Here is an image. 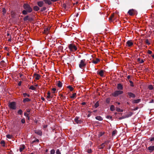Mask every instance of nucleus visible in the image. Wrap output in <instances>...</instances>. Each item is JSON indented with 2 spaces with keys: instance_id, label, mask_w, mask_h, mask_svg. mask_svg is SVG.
Masks as SVG:
<instances>
[{
  "instance_id": "f257e3e1",
  "label": "nucleus",
  "mask_w": 154,
  "mask_h": 154,
  "mask_svg": "<svg viewBox=\"0 0 154 154\" xmlns=\"http://www.w3.org/2000/svg\"><path fill=\"white\" fill-rule=\"evenodd\" d=\"M68 48L71 51L73 52L75 51L77 49V47L72 44H70L68 45Z\"/></svg>"
},
{
  "instance_id": "f03ea898",
  "label": "nucleus",
  "mask_w": 154,
  "mask_h": 154,
  "mask_svg": "<svg viewBox=\"0 0 154 154\" xmlns=\"http://www.w3.org/2000/svg\"><path fill=\"white\" fill-rule=\"evenodd\" d=\"M86 65L85 60V59H83L81 60L79 64V66L80 68L82 69L85 67Z\"/></svg>"
},
{
  "instance_id": "7ed1b4c3",
  "label": "nucleus",
  "mask_w": 154,
  "mask_h": 154,
  "mask_svg": "<svg viewBox=\"0 0 154 154\" xmlns=\"http://www.w3.org/2000/svg\"><path fill=\"white\" fill-rule=\"evenodd\" d=\"M8 106L11 109L15 110L16 109V103L15 102H12L9 103Z\"/></svg>"
},
{
  "instance_id": "20e7f679",
  "label": "nucleus",
  "mask_w": 154,
  "mask_h": 154,
  "mask_svg": "<svg viewBox=\"0 0 154 154\" xmlns=\"http://www.w3.org/2000/svg\"><path fill=\"white\" fill-rule=\"evenodd\" d=\"M123 93V91H116L114 93H112V96L115 97H116L119 95Z\"/></svg>"
},
{
  "instance_id": "39448f33",
  "label": "nucleus",
  "mask_w": 154,
  "mask_h": 154,
  "mask_svg": "<svg viewBox=\"0 0 154 154\" xmlns=\"http://www.w3.org/2000/svg\"><path fill=\"white\" fill-rule=\"evenodd\" d=\"M127 97L129 98H135L136 97L135 94L131 92H128L127 93Z\"/></svg>"
},
{
  "instance_id": "423d86ee",
  "label": "nucleus",
  "mask_w": 154,
  "mask_h": 154,
  "mask_svg": "<svg viewBox=\"0 0 154 154\" xmlns=\"http://www.w3.org/2000/svg\"><path fill=\"white\" fill-rule=\"evenodd\" d=\"M128 14L130 16H133L137 14V12L136 10H128Z\"/></svg>"
},
{
  "instance_id": "0eeeda50",
  "label": "nucleus",
  "mask_w": 154,
  "mask_h": 154,
  "mask_svg": "<svg viewBox=\"0 0 154 154\" xmlns=\"http://www.w3.org/2000/svg\"><path fill=\"white\" fill-rule=\"evenodd\" d=\"M23 7L25 10H32V8L28 4H24L23 5Z\"/></svg>"
},
{
  "instance_id": "6e6552de",
  "label": "nucleus",
  "mask_w": 154,
  "mask_h": 154,
  "mask_svg": "<svg viewBox=\"0 0 154 154\" xmlns=\"http://www.w3.org/2000/svg\"><path fill=\"white\" fill-rule=\"evenodd\" d=\"M75 59V57L73 55L71 56H69L67 58V60L69 63L73 61Z\"/></svg>"
},
{
  "instance_id": "1a4fd4ad",
  "label": "nucleus",
  "mask_w": 154,
  "mask_h": 154,
  "mask_svg": "<svg viewBox=\"0 0 154 154\" xmlns=\"http://www.w3.org/2000/svg\"><path fill=\"white\" fill-rule=\"evenodd\" d=\"M33 76L36 80H39L41 77V75H40L36 73L33 74Z\"/></svg>"
},
{
  "instance_id": "9d476101",
  "label": "nucleus",
  "mask_w": 154,
  "mask_h": 154,
  "mask_svg": "<svg viewBox=\"0 0 154 154\" xmlns=\"http://www.w3.org/2000/svg\"><path fill=\"white\" fill-rule=\"evenodd\" d=\"M127 45L129 47L131 46L133 43L131 40H128L126 43Z\"/></svg>"
},
{
  "instance_id": "9b49d317",
  "label": "nucleus",
  "mask_w": 154,
  "mask_h": 154,
  "mask_svg": "<svg viewBox=\"0 0 154 154\" xmlns=\"http://www.w3.org/2000/svg\"><path fill=\"white\" fill-rule=\"evenodd\" d=\"M97 74L100 75L101 77H103L104 76L103 70H102L100 71H98L97 72Z\"/></svg>"
},
{
  "instance_id": "f8f14e48",
  "label": "nucleus",
  "mask_w": 154,
  "mask_h": 154,
  "mask_svg": "<svg viewBox=\"0 0 154 154\" xmlns=\"http://www.w3.org/2000/svg\"><path fill=\"white\" fill-rule=\"evenodd\" d=\"M147 149L149 150V152H151L154 150V146H150L148 147Z\"/></svg>"
},
{
  "instance_id": "ddd939ff",
  "label": "nucleus",
  "mask_w": 154,
  "mask_h": 154,
  "mask_svg": "<svg viewBox=\"0 0 154 154\" xmlns=\"http://www.w3.org/2000/svg\"><path fill=\"white\" fill-rule=\"evenodd\" d=\"M23 20L24 21H30L32 20V18L29 17V16H26L24 17Z\"/></svg>"
},
{
  "instance_id": "4468645a",
  "label": "nucleus",
  "mask_w": 154,
  "mask_h": 154,
  "mask_svg": "<svg viewBox=\"0 0 154 154\" xmlns=\"http://www.w3.org/2000/svg\"><path fill=\"white\" fill-rule=\"evenodd\" d=\"M117 89L119 90H122L123 89V86L120 83L118 84Z\"/></svg>"
},
{
  "instance_id": "2eb2a0df",
  "label": "nucleus",
  "mask_w": 154,
  "mask_h": 154,
  "mask_svg": "<svg viewBox=\"0 0 154 154\" xmlns=\"http://www.w3.org/2000/svg\"><path fill=\"white\" fill-rule=\"evenodd\" d=\"M141 101V100L140 99L137 100H133L132 101L133 103H139Z\"/></svg>"
},
{
  "instance_id": "dca6fc26",
  "label": "nucleus",
  "mask_w": 154,
  "mask_h": 154,
  "mask_svg": "<svg viewBox=\"0 0 154 154\" xmlns=\"http://www.w3.org/2000/svg\"><path fill=\"white\" fill-rule=\"evenodd\" d=\"M78 117H76L75 119V121L77 123H81L82 122L81 120L79 119Z\"/></svg>"
},
{
  "instance_id": "f3484780",
  "label": "nucleus",
  "mask_w": 154,
  "mask_h": 154,
  "mask_svg": "<svg viewBox=\"0 0 154 154\" xmlns=\"http://www.w3.org/2000/svg\"><path fill=\"white\" fill-rule=\"evenodd\" d=\"M32 10H23L22 13L24 15H26L28 13H29L32 12Z\"/></svg>"
},
{
  "instance_id": "a211bd4d",
  "label": "nucleus",
  "mask_w": 154,
  "mask_h": 154,
  "mask_svg": "<svg viewBox=\"0 0 154 154\" xmlns=\"http://www.w3.org/2000/svg\"><path fill=\"white\" fill-rule=\"evenodd\" d=\"M35 133L40 136L42 135V132L40 130H35Z\"/></svg>"
},
{
  "instance_id": "6ab92c4d",
  "label": "nucleus",
  "mask_w": 154,
  "mask_h": 154,
  "mask_svg": "<svg viewBox=\"0 0 154 154\" xmlns=\"http://www.w3.org/2000/svg\"><path fill=\"white\" fill-rule=\"evenodd\" d=\"M31 100L28 98H25L23 100V102L24 103H25L26 102H29Z\"/></svg>"
},
{
  "instance_id": "aec40b11",
  "label": "nucleus",
  "mask_w": 154,
  "mask_h": 154,
  "mask_svg": "<svg viewBox=\"0 0 154 154\" xmlns=\"http://www.w3.org/2000/svg\"><path fill=\"white\" fill-rule=\"evenodd\" d=\"M118 13L116 11L115 13H113L111 15L110 17L109 18V21H111V20L112 19V18L113 17L114 14H117Z\"/></svg>"
},
{
  "instance_id": "412c9836",
  "label": "nucleus",
  "mask_w": 154,
  "mask_h": 154,
  "mask_svg": "<svg viewBox=\"0 0 154 154\" xmlns=\"http://www.w3.org/2000/svg\"><path fill=\"white\" fill-rule=\"evenodd\" d=\"M57 85L58 86V87L60 88L62 86V83L60 81H58L57 82Z\"/></svg>"
},
{
  "instance_id": "4be33fe9",
  "label": "nucleus",
  "mask_w": 154,
  "mask_h": 154,
  "mask_svg": "<svg viewBox=\"0 0 154 154\" xmlns=\"http://www.w3.org/2000/svg\"><path fill=\"white\" fill-rule=\"evenodd\" d=\"M49 30V29L48 28H45L44 30V33L45 34H48V31Z\"/></svg>"
},
{
  "instance_id": "5701e85b",
  "label": "nucleus",
  "mask_w": 154,
  "mask_h": 154,
  "mask_svg": "<svg viewBox=\"0 0 154 154\" xmlns=\"http://www.w3.org/2000/svg\"><path fill=\"white\" fill-rule=\"evenodd\" d=\"M45 3L48 5H51V2L50 0H43Z\"/></svg>"
},
{
  "instance_id": "b1692460",
  "label": "nucleus",
  "mask_w": 154,
  "mask_h": 154,
  "mask_svg": "<svg viewBox=\"0 0 154 154\" xmlns=\"http://www.w3.org/2000/svg\"><path fill=\"white\" fill-rule=\"evenodd\" d=\"M100 61V60L98 58H97L95 60H94L93 61V63L94 64L97 63Z\"/></svg>"
},
{
  "instance_id": "393cba45",
  "label": "nucleus",
  "mask_w": 154,
  "mask_h": 154,
  "mask_svg": "<svg viewBox=\"0 0 154 154\" xmlns=\"http://www.w3.org/2000/svg\"><path fill=\"white\" fill-rule=\"evenodd\" d=\"M43 2L42 1L39 2L38 3V5L40 7H42L43 4Z\"/></svg>"
},
{
  "instance_id": "a878e982",
  "label": "nucleus",
  "mask_w": 154,
  "mask_h": 154,
  "mask_svg": "<svg viewBox=\"0 0 154 154\" xmlns=\"http://www.w3.org/2000/svg\"><path fill=\"white\" fill-rule=\"evenodd\" d=\"M95 119L99 121H101L103 120V118L100 116H97L95 117Z\"/></svg>"
},
{
  "instance_id": "bb28decb",
  "label": "nucleus",
  "mask_w": 154,
  "mask_h": 154,
  "mask_svg": "<svg viewBox=\"0 0 154 154\" xmlns=\"http://www.w3.org/2000/svg\"><path fill=\"white\" fill-rule=\"evenodd\" d=\"M132 115V113L131 112H130L129 113L126 115L125 116H126L127 118H128L131 116Z\"/></svg>"
},
{
  "instance_id": "cd10ccee",
  "label": "nucleus",
  "mask_w": 154,
  "mask_h": 154,
  "mask_svg": "<svg viewBox=\"0 0 154 154\" xmlns=\"http://www.w3.org/2000/svg\"><path fill=\"white\" fill-rule=\"evenodd\" d=\"M48 96H47V98L48 99H50V98H52V97H51V93L49 91L47 93Z\"/></svg>"
},
{
  "instance_id": "c85d7f7f",
  "label": "nucleus",
  "mask_w": 154,
  "mask_h": 154,
  "mask_svg": "<svg viewBox=\"0 0 154 154\" xmlns=\"http://www.w3.org/2000/svg\"><path fill=\"white\" fill-rule=\"evenodd\" d=\"M110 109L112 111H113L115 110V106L113 105H112L111 106Z\"/></svg>"
},
{
  "instance_id": "c756f323",
  "label": "nucleus",
  "mask_w": 154,
  "mask_h": 154,
  "mask_svg": "<svg viewBox=\"0 0 154 154\" xmlns=\"http://www.w3.org/2000/svg\"><path fill=\"white\" fill-rule=\"evenodd\" d=\"M105 145L104 143H102L100 146L99 147V149H103L105 146Z\"/></svg>"
},
{
  "instance_id": "7c9ffc66",
  "label": "nucleus",
  "mask_w": 154,
  "mask_h": 154,
  "mask_svg": "<svg viewBox=\"0 0 154 154\" xmlns=\"http://www.w3.org/2000/svg\"><path fill=\"white\" fill-rule=\"evenodd\" d=\"M14 10H12L11 12V14L13 17H14L15 16V13L14 12Z\"/></svg>"
},
{
  "instance_id": "2f4dec72",
  "label": "nucleus",
  "mask_w": 154,
  "mask_h": 154,
  "mask_svg": "<svg viewBox=\"0 0 154 154\" xmlns=\"http://www.w3.org/2000/svg\"><path fill=\"white\" fill-rule=\"evenodd\" d=\"M137 61L138 62H139V63H142L144 62V60L143 59L141 60L140 58H138L137 59Z\"/></svg>"
},
{
  "instance_id": "473e14b6",
  "label": "nucleus",
  "mask_w": 154,
  "mask_h": 154,
  "mask_svg": "<svg viewBox=\"0 0 154 154\" xmlns=\"http://www.w3.org/2000/svg\"><path fill=\"white\" fill-rule=\"evenodd\" d=\"M23 94L24 97H29L30 96V95L29 94L26 93H23Z\"/></svg>"
},
{
  "instance_id": "72a5a7b5",
  "label": "nucleus",
  "mask_w": 154,
  "mask_h": 154,
  "mask_svg": "<svg viewBox=\"0 0 154 154\" xmlns=\"http://www.w3.org/2000/svg\"><path fill=\"white\" fill-rule=\"evenodd\" d=\"M25 146L24 145H23L22 146V147H21L19 149V150L20 152H21L23 149H24L25 148Z\"/></svg>"
},
{
  "instance_id": "f704fd0d",
  "label": "nucleus",
  "mask_w": 154,
  "mask_h": 154,
  "mask_svg": "<svg viewBox=\"0 0 154 154\" xmlns=\"http://www.w3.org/2000/svg\"><path fill=\"white\" fill-rule=\"evenodd\" d=\"M99 101H97L94 104V106L95 108H97L99 106Z\"/></svg>"
},
{
  "instance_id": "c9c22d12",
  "label": "nucleus",
  "mask_w": 154,
  "mask_h": 154,
  "mask_svg": "<svg viewBox=\"0 0 154 154\" xmlns=\"http://www.w3.org/2000/svg\"><path fill=\"white\" fill-rule=\"evenodd\" d=\"M67 88H69L70 91H72L73 90V88L70 86H68L67 87Z\"/></svg>"
},
{
  "instance_id": "e433bc0d",
  "label": "nucleus",
  "mask_w": 154,
  "mask_h": 154,
  "mask_svg": "<svg viewBox=\"0 0 154 154\" xmlns=\"http://www.w3.org/2000/svg\"><path fill=\"white\" fill-rule=\"evenodd\" d=\"M29 89L32 90H35L36 89V88L32 85L30 86Z\"/></svg>"
},
{
  "instance_id": "4c0bfd02",
  "label": "nucleus",
  "mask_w": 154,
  "mask_h": 154,
  "mask_svg": "<svg viewBox=\"0 0 154 154\" xmlns=\"http://www.w3.org/2000/svg\"><path fill=\"white\" fill-rule=\"evenodd\" d=\"M23 112L22 111V110L21 109H20L18 110L17 112V113L18 114L21 115L23 114Z\"/></svg>"
},
{
  "instance_id": "58836bf2",
  "label": "nucleus",
  "mask_w": 154,
  "mask_h": 154,
  "mask_svg": "<svg viewBox=\"0 0 154 154\" xmlns=\"http://www.w3.org/2000/svg\"><path fill=\"white\" fill-rule=\"evenodd\" d=\"M6 137L7 138L9 139H11L12 137V136L9 134L6 135Z\"/></svg>"
},
{
  "instance_id": "ea45409f",
  "label": "nucleus",
  "mask_w": 154,
  "mask_h": 154,
  "mask_svg": "<svg viewBox=\"0 0 154 154\" xmlns=\"http://www.w3.org/2000/svg\"><path fill=\"white\" fill-rule=\"evenodd\" d=\"M76 95V93H73L72 94V95L70 97V98H72V99L74 98L75 97Z\"/></svg>"
},
{
  "instance_id": "a19ab883",
  "label": "nucleus",
  "mask_w": 154,
  "mask_h": 154,
  "mask_svg": "<svg viewBox=\"0 0 154 154\" xmlns=\"http://www.w3.org/2000/svg\"><path fill=\"white\" fill-rule=\"evenodd\" d=\"M0 143L2 145V146H3V147H5V141L4 140H2L1 141V142Z\"/></svg>"
},
{
  "instance_id": "79ce46f5",
  "label": "nucleus",
  "mask_w": 154,
  "mask_h": 154,
  "mask_svg": "<svg viewBox=\"0 0 154 154\" xmlns=\"http://www.w3.org/2000/svg\"><path fill=\"white\" fill-rule=\"evenodd\" d=\"M126 118H127L126 116L125 115H124V116H122V117H120L119 118V120H120L122 119H124Z\"/></svg>"
},
{
  "instance_id": "37998d69",
  "label": "nucleus",
  "mask_w": 154,
  "mask_h": 154,
  "mask_svg": "<svg viewBox=\"0 0 154 154\" xmlns=\"http://www.w3.org/2000/svg\"><path fill=\"white\" fill-rule=\"evenodd\" d=\"M117 131L116 130L113 131L112 133V136H114L117 133Z\"/></svg>"
},
{
  "instance_id": "c03bdc74",
  "label": "nucleus",
  "mask_w": 154,
  "mask_h": 154,
  "mask_svg": "<svg viewBox=\"0 0 154 154\" xmlns=\"http://www.w3.org/2000/svg\"><path fill=\"white\" fill-rule=\"evenodd\" d=\"M145 43L148 45H150V43L149 42L148 39H146V40Z\"/></svg>"
},
{
  "instance_id": "a18cd8bd",
  "label": "nucleus",
  "mask_w": 154,
  "mask_h": 154,
  "mask_svg": "<svg viewBox=\"0 0 154 154\" xmlns=\"http://www.w3.org/2000/svg\"><path fill=\"white\" fill-rule=\"evenodd\" d=\"M106 118L108 119H111L112 121V116H106Z\"/></svg>"
},
{
  "instance_id": "49530a36",
  "label": "nucleus",
  "mask_w": 154,
  "mask_h": 154,
  "mask_svg": "<svg viewBox=\"0 0 154 154\" xmlns=\"http://www.w3.org/2000/svg\"><path fill=\"white\" fill-rule=\"evenodd\" d=\"M153 86L152 85H150L149 86H148V88L150 89V90H152L153 89Z\"/></svg>"
},
{
  "instance_id": "de8ad7c7",
  "label": "nucleus",
  "mask_w": 154,
  "mask_h": 154,
  "mask_svg": "<svg viewBox=\"0 0 154 154\" xmlns=\"http://www.w3.org/2000/svg\"><path fill=\"white\" fill-rule=\"evenodd\" d=\"M21 122L22 123L24 124L25 122V120L24 118L22 119L21 120Z\"/></svg>"
},
{
  "instance_id": "09e8293b",
  "label": "nucleus",
  "mask_w": 154,
  "mask_h": 154,
  "mask_svg": "<svg viewBox=\"0 0 154 154\" xmlns=\"http://www.w3.org/2000/svg\"><path fill=\"white\" fill-rule=\"evenodd\" d=\"M110 100L109 98H107L106 99V102L107 103H109L110 102Z\"/></svg>"
},
{
  "instance_id": "8fccbe9b",
  "label": "nucleus",
  "mask_w": 154,
  "mask_h": 154,
  "mask_svg": "<svg viewBox=\"0 0 154 154\" xmlns=\"http://www.w3.org/2000/svg\"><path fill=\"white\" fill-rule=\"evenodd\" d=\"M92 21L93 23H95L97 22V20L95 18H94L92 19Z\"/></svg>"
},
{
  "instance_id": "3c124183",
  "label": "nucleus",
  "mask_w": 154,
  "mask_h": 154,
  "mask_svg": "<svg viewBox=\"0 0 154 154\" xmlns=\"http://www.w3.org/2000/svg\"><path fill=\"white\" fill-rule=\"evenodd\" d=\"M55 153V150L54 149L51 150V154H54Z\"/></svg>"
},
{
  "instance_id": "603ef678",
  "label": "nucleus",
  "mask_w": 154,
  "mask_h": 154,
  "mask_svg": "<svg viewBox=\"0 0 154 154\" xmlns=\"http://www.w3.org/2000/svg\"><path fill=\"white\" fill-rule=\"evenodd\" d=\"M34 9L33 10H39V8L37 6H35L34 7Z\"/></svg>"
},
{
  "instance_id": "864d4df0",
  "label": "nucleus",
  "mask_w": 154,
  "mask_h": 154,
  "mask_svg": "<svg viewBox=\"0 0 154 154\" xmlns=\"http://www.w3.org/2000/svg\"><path fill=\"white\" fill-rule=\"evenodd\" d=\"M129 82L131 84V86H132V87H133L134 86V85H133V82L132 81H130V80H129Z\"/></svg>"
},
{
  "instance_id": "5fc2aeb1",
  "label": "nucleus",
  "mask_w": 154,
  "mask_h": 154,
  "mask_svg": "<svg viewBox=\"0 0 154 154\" xmlns=\"http://www.w3.org/2000/svg\"><path fill=\"white\" fill-rule=\"evenodd\" d=\"M57 154H61V153L59 149H57L56 152Z\"/></svg>"
},
{
  "instance_id": "6e6d98bb",
  "label": "nucleus",
  "mask_w": 154,
  "mask_h": 154,
  "mask_svg": "<svg viewBox=\"0 0 154 154\" xmlns=\"http://www.w3.org/2000/svg\"><path fill=\"white\" fill-rule=\"evenodd\" d=\"M60 97H61L63 100H65L66 98V97L63 96V94H61L60 95Z\"/></svg>"
},
{
  "instance_id": "4d7b16f0",
  "label": "nucleus",
  "mask_w": 154,
  "mask_h": 154,
  "mask_svg": "<svg viewBox=\"0 0 154 154\" xmlns=\"http://www.w3.org/2000/svg\"><path fill=\"white\" fill-rule=\"evenodd\" d=\"M116 110L118 112H120V109L119 107H116Z\"/></svg>"
},
{
  "instance_id": "13d9d810",
  "label": "nucleus",
  "mask_w": 154,
  "mask_h": 154,
  "mask_svg": "<svg viewBox=\"0 0 154 154\" xmlns=\"http://www.w3.org/2000/svg\"><path fill=\"white\" fill-rule=\"evenodd\" d=\"M104 134V133L101 132L98 135L99 137L102 136Z\"/></svg>"
},
{
  "instance_id": "bf43d9fd",
  "label": "nucleus",
  "mask_w": 154,
  "mask_h": 154,
  "mask_svg": "<svg viewBox=\"0 0 154 154\" xmlns=\"http://www.w3.org/2000/svg\"><path fill=\"white\" fill-rule=\"evenodd\" d=\"M149 139L150 140V141L151 142L154 141V137L150 138Z\"/></svg>"
},
{
  "instance_id": "052dcab7",
  "label": "nucleus",
  "mask_w": 154,
  "mask_h": 154,
  "mask_svg": "<svg viewBox=\"0 0 154 154\" xmlns=\"http://www.w3.org/2000/svg\"><path fill=\"white\" fill-rule=\"evenodd\" d=\"M39 142V140L38 139H36L35 140H34L32 142V143H34V142Z\"/></svg>"
},
{
  "instance_id": "680f3d73",
  "label": "nucleus",
  "mask_w": 154,
  "mask_h": 154,
  "mask_svg": "<svg viewBox=\"0 0 154 154\" xmlns=\"http://www.w3.org/2000/svg\"><path fill=\"white\" fill-rule=\"evenodd\" d=\"M52 90L53 91V93H54L55 92V91L56 90V89L55 88H54L52 89Z\"/></svg>"
},
{
  "instance_id": "e2e57ef3",
  "label": "nucleus",
  "mask_w": 154,
  "mask_h": 154,
  "mask_svg": "<svg viewBox=\"0 0 154 154\" xmlns=\"http://www.w3.org/2000/svg\"><path fill=\"white\" fill-rule=\"evenodd\" d=\"M147 53L149 54H151L152 53V51L150 50H148L147 51Z\"/></svg>"
},
{
  "instance_id": "0e129e2a",
  "label": "nucleus",
  "mask_w": 154,
  "mask_h": 154,
  "mask_svg": "<svg viewBox=\"0 0 154 154\" xmlns=\"http://www.w3.org/2000/svg\"><path fill=\"white\" fill-rule=\"evenodd\" d=\"M88 152L89 153H90L92 152V150L91 149H89L88 150Z\"/></svg>"
},
{
  "instance_id": "69168bd1",
  "label": "nucleus",
  "mask_w": 154,
  "mask_h": 154,
  "mask_svg": "<svg viewBox=\"0 0 154 154\" xmlns=\"http://www.w3.org/2000/svg\"><path fill=\"white\" fill-rule=\"evenodd\" d=\"M109 143V141H106L105 142H104L103 143H104V145L106 144L107 145V143Z\"/></svg>"
},
{
  "instance_id": "338daca9",
  "label": "nucleus",
  "mask_w": 154,
  "mask_h": 154,
  "mask_svg": "<svg viewBox=\"0 0 154 154\" xmlns=\"http://www.w3.org/2000/svg\"><path fill=\"white\" fill-rule=\"evenodd\" d=\"M6 10H2V14L4 15L6 13Z\"/></svg>"
},
{
  "instance_id": "774afa93",
  "label": "nucleus",
  "mask_w": 154,
  "mask_h": 154,
  "mask_svg": "<svg viewBox=\"0 0 154 154\" xmlns=\"http://www.w3.org/2000/svg\"><path fill=\"white\" fill-rule=\"evenodd\" d=\"M21 83H22V82L21 81L19 82V83H18V85L19 86H20L21 85Z\"/></svg>"
}]
</instances>
